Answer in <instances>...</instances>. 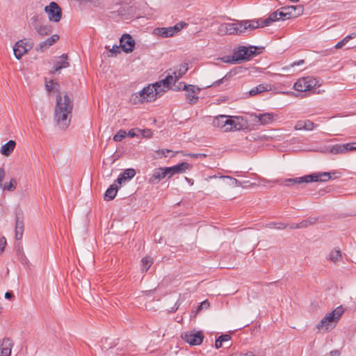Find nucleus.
I'll return each mask as SVG.
<instances>
[{"label":"nucleus","instance_id":"f257e3e1","mask_svg":"<svg viewBox=\"0 0 356 356\" xmlns=\"http://www.w3.org/2000/svg\"><path fill=\"white\" fill-rule=\"evenodd\" d=\"M72 109V100L67 94L63 96L60 94L57 95L54 108V120L59 129L65 130L69 127Z\"/></svg>","mask_w":356,"mask_h":356},{"label":"nucleus","instance_id":"f03ea898","mask_svg":"<svg viewBox=\"0 0 356 356\" xmlns=\"http://www.w3.org/2000/svg\"><path fill=\"white\" fill-rule=\"evenodd\" d=\"M257 48L254 47H241L234 51L232 56H225L218 58L225 63H236L241 60H248L257 55Z\"/></svg>","mask_w":356,"mask_h":356},{"label":"nucleus","instance_id":"7ed1b4c3","mask_svg":"<svg viewBox=\"0 0 356 356\" xmlns=\"http://www.w3.org/2000/svg\"><path fill=\"white\" fill-rule=\"evenodd\" d=\"M173 79L172 76H166V77L154 84L147 86V95L152 102L163 95L170 88V84L172 83Z\"/></svg>","mask_w":356,"mask_h":356},{"label":"nucleus","instance_id":"20e7f679","mask_svg":"<svg viewBox=\"0 0 356 356\" xmlns=\"http://www.w3.org/2000/svg\"><path fill=\"white\" fill-rule=\"evenodd\" d=\"M330 179L331 176L329 172L313 173L303 177L286 179L284 181V185L289 186L295 184H302L304 183L307 184L310 182L327 181Z\"/></svg>","mask_w":356,"mask_h":356},{"label":"nucleus","instance_id":"39448f33","mask_svg":"<svg viewBox=\"0 0 356 356\" xmlns=\"http://www.w3.org/2000/svg\"><path fill=\"white\" fill-rule=\"evenodd\" d=\"M344 310L341 306L337 307L332 312L326 314L316 325L318 330L327 331L332 329L335 323L339 321Z\"/></svg>","mask_w":356,"mask_h":356},{"label":"nucleus","instance_id":"423d86ee","mask_svg":"<svg viewBox=\"0 0 356 356\" xmlns=\"http://www.w3.org/2000/svg\"><path fill=\"white\" fill-rule=\"evenodd\" d=\"M213 124L224 131H231L239 130L241 125L239 122L232 119V117L226 115H220L213 120Z\"/></svg>","mask_w":356,"mask_h":356},{"label":"nucleus","instance_id":"0eeeda50","mask_svg":"<svg viewBox=\"0 0 356 356\" xmlns=\"http://www.w3.org/2000/svg\"><path fill=\"white\" fill-rule=\"evenodd\" d=\"M175 90H184L185 96L190 104H194L198 101V94L200 92V88L195 85H186L185 83L180 82L179 86L174 88Z\"/></svg>","mask_w":356,"mask_h":356},{"label":"nucleus","instance_id":"6e6552de","mask_svg":"<svg viewBox=\"0 0 356 356\" xmlns=\"http://www.w3.org/2000/svg\"><path fill=\"white\" fill-rule=\"evenodd\" d=\"M317 85V81L312 77L299 79L293 85V88L298 92H307L312 90Z\"/></svg>","mask_w":356,"mask_h":356},{"label":"nucleus","instance_id":"1a4fd4ad","mask_svg":"<svg viewBox=\"0 0 356 356\" xmlns=\"http://www.w3.org/2000/svg\"><path fill=\"white\" fill-rule=\"evenodd\" d=\"M44 12L48 15L50 22H58L62 18V9L56 2H51L44 7Z\"/></svg>","mask_w":356,"mask_h":356},{"label":"nucleus","instance_id":"9d476101","mask_svg":"<svg viewBox=\"0 0 356 356\" xmlns=\"http://www.w3.org/2000/svg\"><path fill=\"white\" fill-rule=\"evenodd\" d=\"M181 339L191 346H197L202 343L204 335L200 331L185 332L181 334Z\"/></svg>","mask_w":356,"mask_h":356},{"label":"nucleus","instance_id":"9b49d317","mask_svg":"<svg viewBox=\"0 0 356 356\" xmlns=\"http://www.w3.org/2000/svg\"><path fill=\"white\" fill-rule=\"evenodd\" d=\"M33 47L31 42H26V39L17 41L13 47V52L17 59H20L23 55L26 54Z\"/></svg>","mask_w":356,"mask_h":356},{"label":"nucleus","instance_id":"f8f14e48","mask_svg":"<svg viewBox=\"0 0 356 356\" xmlns=\"http://www.w3.org/2000/svg\"><path fill=\"white\" fill-rule=\"evenodd\" d=\"M187 26L185 22H179L173 26L163 27L156 29L157 34L163 38L173 36L176 33L180 31L184 26Z\"/></svg>","mask_w":356,"mask_h":356},{"label":"nucleus","instance_id":"ddd939ff","mask_svg":"<svg viewBox=\"0 0 356 356\" xmlns=\"http://www.w3.org/2000/svg\"><path fill=\"white\" fill-rule=\"evenodd\" d=\"M120 45L124 52L129 54L134 50L136 42L131 35L124 33L120 39Z\"/></svg>","mask_w":356,"mask_h":356},{"label":"nucleus","instance_id":"4468645a","mask_svg":"<svg viewBox=\"0 0 356 356\" xmlns=\"http://www.w3.org/2000/svg\"><path fill=\"white\" fill-rule=\"evenodd\" d=\"M170 176V173L168 171V168H159L155 169L152 176L148 179V183L150 184H156L160 182L165 177Z\"/></svg>","mask_w":356,"mask_h":356},{"label":"nucleus","instance_id":"2eb2a0df","mask_svg":"<svg viewBox=\"0 0 356 356\" xmlns=\"http://www.w3.org/2000/svg\"><path fill=\"white\" fill-rule=\"evenodd\" d=\"M147 89L145 87L138 92L134 93L130 98V102L133 104H143L144 102H151L149 98L147 97Z\"/></svg>","mask_w":356,"mask_h":356},{"label":"nucleus","instance_id":"dca6fc26","mask_svg":"<svg viewBox=\"0 0 356 356\" xmlns=\"http://www.w3.org/2000/svg\"><path fill=\"white\" fill-rule=\"evenodd\" d=\"M67 60L68 56L65 54H63L60 56L56 57L54 60V66L51 72L55 73L63 68H67V67H69V63Z\"/></svg>","mask_w":356,"mask_h":356},{"label":"nucleus","instance_id":"f3484780","mask_svg":"<svg viewBox=\"0 0 356 356\" xmlns=\"http://www.w3.org/2000/svg\"><path fill=\"white\" fill-rule=\"evenodd\" d=\"M168 171L170 173L169 178L175 174H181L185 172L186 170H190L192 165L187 162H182L172 167H167Z\"/></svg>","mask_w":356,"mask_h":356},{"label":"nucleus","instance_id":"a211bd4d","mask_svg":"<svg viewBox=\"0 0 356 356\" xmlns=\"http://www.w3.org/2000/svg\"><path fill=\"white\" fill-rule=\"evenodd\" d=\"M13 346V340L5 337L0 345V356H10Z\"/></svg>","mask_w":356,"mask_h":356},{"label":"nucleus","instance_id":"6ab92c4d","mask_svg":"<svg viewBox=\"0 0 356 356\" xmlns=\"http://www.w3.org/2000/svg\"><path fill=\"white\" fill-rule=\"evenodd\" d=\"M60 37L58 34H54L51 35L49 38H47L44 41L40 42L39 44V47L37 50H40L41 51H45L49 47L52 46L55 44L58 40Z\"/></svg>","mask_w":356,"mask_h":356},{"label":"nucleus","instance_id":"aec40b11","mask_svg":"<svg viewBox=\"0 0 356 356\" xmlns=\"http://www.w3.org/2000/svg\"><path fill=\"white\" fill-rule=\"evenodd\" d=\"M136 175V171L134 168L126 169L122 174L119 175L116 179V182L122 184L131 179Z\"/></svg>","mask_w":356,"mask_h":356},{"label":"nucleus","instance_id":"412c9836","mask_svg":"<svg viewBox=\"0 0 356 356\" xmlns=\"http://www.w3.org/2000/svg\"><path fill=\"white\" fill-rule=\"evenodd\" d=\"M218 31L222 35H235V33H236L234 23L221 24L218 27Z\"/></svg>","mask_w":356,"mask_h":356},{"label":"nucleus","instance_id":"4be33fe9","mask_svg":"<svg viewBox=\"0 0 356 356\" xmlns=\"http://www.w3.org/2000/svg\"><path fill=\"white\" fill-rule=\"evenodd\" d=\"M252 117L254 118V119H257V122L260 123V124H267L270 122H272L274 120V115L272 113H266L263 114H252Z\"/></svg>","mask_w":356,"mask_h":356},{"label":"nucleus","instance_id":"5701e85b","mask_svg":"<svg viewBox=\"0 0 356 356\" xmlns=\"http://www.w3.org/2000/svg\"><path fill=\"white\" fill-rule=\"evenodd\" d=\"M315 127H316V125L311 120H298L296 122V124L295 125V129L296 130L311 131V130H313Z\"/></svg>","mask_w":356,"mask_h":356},{"label":"nucleus","instance_id":"b1692460","mask_svg":"<svg viewBox=\"0 0 356 356\" xmlns=\"http://www.w3.org/2000/svg\"><path fill=\"white\" fill-rule=\"evenodd\" d=\"M24 232V221L18 215L16 216L15 220V238L19 241L22 238Z\"/></svg>","mask_w":356,"mask_h":356},{"label":"nucleus","instance_id":"393cba45","mask_svg":"<svg viewBox=\"0 0 356 356\" xmlns=\"http://www.w3.org/2000/svg\"><path fill=\"white\" fill-rule=\"evenodd\" d=\"M187 64L180 65L179 69L175 70L172 74H168L167 76H172L173 79L172 83H175L187 72Z\"/></svg>","mask_w":356,"mask_h":356},{"label":"nucleus","instance_id":"a878e982","mask_svg":"<svg viewBox=\"0 0 356 356\" xmlns=\"http://www.w3.org/2000/svg\"><path fill=\"white\" fill-rule=\"evenodd\" d=\"M15 145L16 143L14 140H9L1 147V153L4 156H8L13 152Z\"/></svg>","mask_w":356,"mask_h":356},{"label":"nucleus","instance_id":"bb28decb","mask_svg":"<svg viewBox=\"0 0 356 356\" xmlns=\"http://www.w3.org/2000/svg\"><path fill=\"white\" fill-rule=\"evenodd\" d=\"M271 90V86L268 84H259L256 87H254L249 91V95L250 96H254L256 95H258L261 92H265V91H269Z\"/></svg>","mask_w":356,"mask_h":356},{"label":"nucleus","instance_id":"cd10ccee","mask_svg":"<svg viewBox=\"0 0 356 356\" xmlns=\"http://www.w3.org/2000/svg\"><path fill=\"white\" fill-rule=\"evenodd\" d=\"M36 32L41 36H47L51 33L52 28L50 25L38 24L35 26Z\"/></svg>","mask_w":356,"mask_h":356},{"label":"nucleus","instance_id":"c85d7f7f","mask_svg":"<svg viewBox=\"0 0 356 356\" xmlns=\"http://www.w3.org/2000/svg\"><path fill=\"white\" fill-rule=\"evenodd\" d=\"M118 190V188L115 184L111 185L104 193V200L106 201L113 200L117 195Z\"/></svg>","mask_w":356,"mask_h":356},{"label":"nucleus","instance_id":"c756f323","mask_svg":"<svg viewBox=\"0 0 356 356\" xmlns=\"http://www.w3.org/2000/svg\"><path fill=\"white\" fill-rule=\"evenodd\" d=\"M243 29L252 31L261 26V19L259 20H243Z\"/></svg>","mask_w":356,"mask_h":356},{"label":"nucleus","instance_id":"7c9ffc66","mask_svg":"<svg viewBox=\"0 0 356 356\" xmlns=\"http://www.w3.org/2000/svg\"><path fill=\"white\" fill-rule=\"evenodd\" d=\"M278 10L272 13L268 17L265 19H261V27L268 26L273 22L279 20Z\"/></svg>","mask_w":356,"mask_h":356},{"label":"nucleus","instance_id":"2f4dec72","mask_svg":"<svg viewBox=\"0 0 356 356\" xmlns=\"http://www.w3.org/2000/svg\"><path fill=\"white\" fill-rule=\"evenodd\" d=\"M344 144H337L330 147V152L334 154H346Z\"/></svg>","mask_w":356,"mask_h":356},{"label":"nucleus","instance_id":"473e14b6","mask_svg":"<svg viewBox=\"0 0 356 356\" xmlns=\"http://www.w3.org/2000/svg\"><path fill=\"white\" fill-rule=\"evenodd\" d=\"M341 257V251L339 249H334L330 252L328 259L333 262H337L340 259Z\"/></svg>","mask_w":356,"mask_h":356},{"label":"nucleus","instance_id":"72a5a7b5","mask_svg":"<svg viewBox=\"0 0 356 356\" xmlns=\"http://www.w3.org/2000/svg\"><path fill=\"white\" fill-rule=\"evenodd\" d=\"M143 270L147 271L153 264V259L150 257H145L142 259Z\"/></svg>","mask_w":356,"mask_h":356},{"label":"nucleus","instance_id":"f704fd0d","mask_svg":"<svg viewBox=\"0 0 356 356\" xmlns=\"http://www.w3.org/2000/svg\"><path fill=\"white\" fill-rule=\"evenodd\" d=\"M318 218L315 217H309L306 220H304L300 222L301 228H305L309 225L314 224L317 221Z\"/></svg>","mask_w":356,"mask_h":356},{"label":"nucleus","instance_id":"c9c22d12","mask_svg":"<svg viewBox=\"0 0 356 356\" xmlns=\"http://www.w3.org/2000/svg\"><path fill=\"white\" fill-rule=\"evenodd\" d=\"M267 227L276 229H284L288 227V225L284 222H270L268 224Z\"/></svg>","mask_w":356,"mask_h":356},{"label":"nucleus","instance_id":"e433bc0d","mask_svg":"<svg viewBox=\"0 0 356 356\" xmlns=\"http://www.w3.org/2000/svg\"><path fill=\"white\" fill-rule=\"evenodd\" d=\"M354 36H353V34H351V35H348L347 36H346L343 40H341V41H339V42H337L335 45V48L336 49H340L342 47H343L346 44H347L349 40L352 38H353Z\"/></svg>","mask_w":356,"mask_h":356},{"label":"nucleus","instance_id":"4c0bfd02","mask_svg":"<svg viewBox=\"0 0 356 356\" xmlns=\"http://www.w3.org/2000/svg\"><path fill=\"white\" fill-rule=\"evenodd\" d=\"M243 24V20L241 21H237L236 22L234 23V27H236V32L235 33V35H241L243 34L245 31L246 29H243V25H242Z\"/></svg>","mask_w":356,"mask_h":356},{"label":"nucleus","instance_id":"58836bf2","mask_svg":"<svg viewBox=\"0 0 356 356\" xmlns=\"http://www.w3.org/2000/svg\"><path fill=\"white\" fill-rule=\"evenodd\" d=\"M127 132L124 130H120L118 132H117L116 134L113 136V140L115 142H120L122 140L127 136Z\"/></svg>","mask_w":356,"mask_h":356},{"label":"nucleus","instance_id":"ea45409f","mask_svg":"<svg viewBox=\"0 0 356 356\" xmlns=\"http://www.w3.org/2000/svg\"><path fill=\"white\" fill-rule=\"evenodd\" d=\"M241 356H266L263 351H248L245 353L240 352Z\"/></svg>","mask_w":356,"mask_h":356},{"label":"nucleus","instance_id":"a19ab883","mask_svg":"<svg viewBox=\"0 0 356 356\" xmlns=\"http://www.w3.org/2000/svg\"><path fill=\"white\" fill-rule=\"evenodd\" d=\"M16 185H17V183H16L15 179H12L8 184H4L3 189L9 191H13L15 189Z\"/></svg>","mask_w":356,"mask_h":356},{"label":"nucleus","instance_id":"79ce46f5","mask_svg":"<svg viewBox=\"0 0 356 356\" xmlns=\"http://www.w3.org/2000/svg\"><path fill=\"white\" fill-rule=\"evenodd\" d=\"M232 76V72H228L224 77L222 79L215 81L211 86H219L220 83L228 81V79Z\"/></svg>","mask_w":356,"mask_h":356},{"label":"nucleus","instance_id":"37998d69","mask_svg":"<svg viewBox=\"0 0 356 356\" xmlns=\"http://www.w3.org/2000/svg\"><path fill=\"white\" fill-rule=\"evenodd\" d=\"M155 152L157 154L158 158H162L167 157L168 153L172 152V151L168 149H163L156 150Z\"/></svg>","mask_w":356,"mask_h":356},{"label":"nucleus","instance_id":"c03bdc74","mask_svg":"<svg viewBox=\"0 0 356 356\" xmlns=\"http://www.w3.org/2000/svg\"><path fill=\"white\" fill-rule=\"evenodd\" d=\"M292 13L291 12H283V11H278V16H279V19H282V20H285V19H290L292 16Z\"/></svg>","mask_w":356,"mask_h":356},{"label":"nucleus","instance_id":"a18cd8bd","mask_svg":"<svg viewBox=\"0 0 356 356\" xmlns=\"http://www.w3.org/2000/svg\"><path fill=\"white\" fill-rule=\"evenodd\" d=\"M346 153L356 150V142L344 144Z\"/></svg>","mask_w":356,"mask_h":356},{"label":"nucleus","instance_id":"49530a36","mask_svg":"<svg viewBox=\"0 0 356 356\" xmlns=\"http://www.w3.org/2000/svg\"><path fill=\"white\" fill-rule=\"evenodd\" d=\"M121 47L120 45L115 44L113 46V47L110 49L111 56H117L118 54L121 52L120 51Z\"/></svg>","mask_w":356,"mask_h":356},{"label":"nucleus","instance_id":"de8ad7c7","mask_svg":"<svg viewBox=\"0 0 356 356\" xmlns=\"http://www.w3.org/2000/svg\"><path fill=\"white\" fill-rule=\"evenodd\" d=\"M7 244L6 239L4 236H2L0 238V254H1L6 248V245Z\"/></svg>","mask_w":356,"mask_h":356},{"label":"nucleus","instance_id":"09e8293b","mask_svg":"<svg viewBox=\"0 0 356 356\" xmlns=\"http://www.w3.org/2000/svg\"><path fill=\"white\" fill-rule=\"evenodd\" d=\"M220 178H227V179H231L232 181H233V184L236 186H241L242 184H241V182L239 181L238 179L234 178V177H232L230 176H220Z\"/></svg>","mask_w":356,"mask_h":356},{"label":"nucleus","instance_id":"8fccbe9b","mask_svg":"<svg viewBox=\"0 0 356 356\" xmlns=\"http://www.w3.org/2000/svg\"><path fill=\"white\" fill-rule=\"evenodd\" d=\"M186 155L194 159H203L207 157V154H188Z\"/></svg>","mask_w":356,"mask_h":356},{"label":"nucleus","instance_id":"3c124183","mask_svg":"<svg viewBox=\"0 0 356 356\" xmlns=\"http://www.w3.org/2000/svg\"><path fill=\"white\" fill-rule=\"evenodd\" d=\"M288 10H298V15H300V13H302L303 12V7L302 6H290L287 8Z\"/></svg>","mask_w":356,"mask_h":356},{"label":"nucleus","instance_id":"603ef678","mask_svg":"<svg viewBox=\"0 0 356 356\" xmlns=\"http://www.w3.org/2000/svg\"><path fill=\"white\" fill-rule=\"evenodd\" d=\"M222 342H226L231 340V337L229 334H222L218 337Z\"/></svg>","mask_w":356,"mask_h":356},{"label":"nucleus","instance_id":"864d4df0","mask_svg":"<svg viewBox=\"0 0 356 356\" xmlns=\"http://www.w3.org/2000/svg\"><path fill=\"white\" fill-rule=\"evenodd\" d=\"M209 307V302L207 300H204L201 302L197 308V311L201 310L202 308L207 309Z\"/></svg>","mask_w":356,"mask_h":356},{"label":"nucleus","instance_id":"5fc2aeb1","mask_svg":"<svg viewBox=\"0 0 356 356\" xmlns=\"http://www.w3.org/2000/svg\"><path fill=\"white\" fill-rule=\"evenodd\" d=\"M6 172L3 168H0V186H2V182L3 181V179L5 177Z\"/></svg>","mask_w":356,"mask_h":356},{"label":"nucleus","instance_id":"6e6d98bb","mask_svg":"<svg viewBox=\"0 0 356 356\" xmlns=\"http://www.w3.org/2000/svg\"><path fill=\"white\" fill-rule=\"evenodd\" d=\"M53 84H54L53 81H50L47 83H46V89L47 91L50 92L52 90Z\"/></svg>","mask_w":356,"mask_h":356},{"label":"nucleus","instance_id":"4d7b16f0","mask_svg":"<svg viewBox=\"0 0 356 356\" xmlns=\"http://www.w3.org/2000/svg\"><path fill=\"white\" fill-rule=\"evenodd\" d=\"M289 228L291 229H301L300 223H292L289 225Z\"/></svg>","mask_w":356,"mask_h":356},{"label":"nucleus","instance_id":"13d9d810","mask_svg":"<svg viewBox=\"0 0 356 356\" xmlns=\"http://www.w3.org/2000/svg\"><path fill=\"white\" fill-rule=\"evenodd\" d=\"M222 342L218 338L216 340V342H215L216 348H220V347H222Z\"/></svg>","mask_w":356,"mask_h":356},{"label":"nucleus","instance_id":"bf43d9fd","mask_svg":"<svg viewBox=\"0 0 356 356\" xmlns=\"http://www.w3.org/2000/svg\"><path fill=\"white\" fill-rule=\"evenodd\" d=\"M330 356H339L340 353L338 350H334L330 353Z\"/></svg>","mask_w":356,"mask_h":356},{"label":"nucleus","instance_id":"052dcab7","mask_svg":"<svg viewBox=\"0 0 356 356\" xmlns=\"http://www.w3.org/2000/svg\"><path fill=\"white\" fill-rule=\"evenodd\" d=\"M13 297V293H12V292H9V291H8V292H6V293H5V298H6V299H11Z\"/></svg>","mask_w":356,"mask_h":356},{"label":"nucleus","instance_id":"680f3d73","mask_svg":"<svg viewBox=\"0 0 356 356\" xmlns=\"http://www.w3.org/2000/svg\"><path fill=\"white\" fill-rule=\"evenodd\" d=\"M305 63L304 60H300L297 62H294L293 64H291V66L293 67L295 65H300Z\"/></svg>","mask_w":356,"mask_h":356},{"label":"nucleus","instance_id":"e2e57ef3","mask_svg":"<svg viewBox=\"0 0 356 356\" xmlns=\"http://www.w3.org/2000/svg\"><path fill=\"white\" fill-rule=\"evenodd\" d=\"M128 136H129L131 138H134V136H136V134L134 131V130H130L128 133Z\"/></svg>","mask_w":356,"mask_h":356},{"label":"nucleus","instance_id":"0e129e2a","mask_svg":"<svg viewBox=\"0 0 356 356\" xmlns=\"http://www.w3.org/2000/svg\"><path fill=\"white\" fill-rule=\"evenodd\" d=\"M218 176L216 175H213V176H210L208 178H207V180H209V179H213V178H217Z\"/></svg>","mask_w":356,"mask_h":356},{"label":"nucleus","instance_id":"69168bd1","mask_svg":"<svg viewBox=\"0 0 356 356\" xmlns=\"http://www.w3.org/2000/svg\"><path fill=\"white\" fill-rule=\"evenodd\" d=\"M229 356H241V353L240 352L239 353H234Z\"/></svg>","mask_w":356,"mask_h":356},{"label":"nucleus","instance_id":"338daca9","mask_svg":"<svg viewBox=\"0 0 356 356\" xmlns=\"http://www.w3.org/2000/svg\"><path fill=\"white\" fill-rule=\"evenodd\" d=\"M292 3H298L299 0H289Z\"/></svg>","mask_w":356,"mask_h":356},{"label":"nucleus","instance_id":"774afa93","mask_svg":"<svg viewBox=\"0 0 356 356\" xmlns=\"http://www.w3.org/2000/svg\"><path fill=\"white\" fill-rule=\"evenodd\" d=\"M31 20H33V21H34V22H36V20H37V17H35H35H32V18H31Z\"/></svg>","mask_w":356,"mask_h":356}]
</instances>
